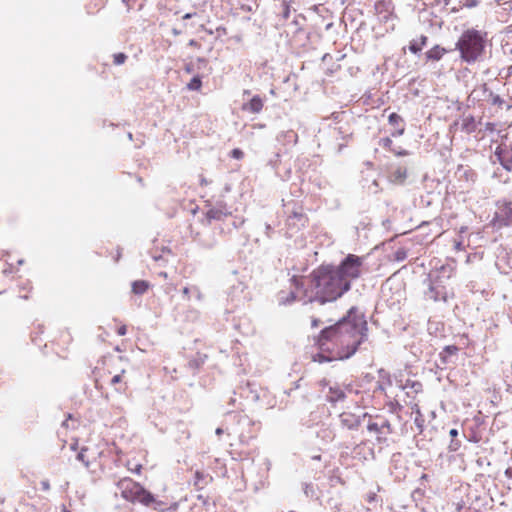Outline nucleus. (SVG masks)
I'll return each instance as SVG.
<instances>
[{
  "instance_id": "56",
  "label": "nucleus",
  "mask_w": 512,
  "mask_h": 512,
  "mask_svg": "<svg viewBox=\"0 0 512 512\" xmlns=\"http://www.w3.org/2000/svg\"><path fill=\"white\" fill-rule=\"evenodd\" d=\"M159 276H161V277H163V278H167V277H168V275H167V273H166V272H160V273H159Z\"/></svg>"
},
{
  "instance_id": "19",
  "label": "nucleus",
  "mask_w": 512,
  "mask_h": 512,
  "mask_svg": "<svg viewBox=\"0 0 512 512\" xmlns=\"http://www.w3.org/2000/svg\"><path fill=\"white\" fill-rule=\"evenodd\" d=\"M458 347L454 345H448L443 348L439 353V360L441 365H447L452 362V357L456 356Z\"/></svg>"
},
{
  "instance_id": "14",
  "label": "nucleus",
  "mask_w": 512,
  "mask_h": 512,
  "mask_svg": "<svg viewBox=\"0 0 512 512\" xmlns=\"http://www.w3.org/2000/svg\"><path fill=\"white\" fill-rule=\"evenodd\" d=\"M367 416V413L357 415L351 412H342L339 415V420L341 427L346 428L348 430H356Z\"/></svg>"
},
{
  "instance_id": "37",
  "label": "nucleus",
  "mask_w": 512,
  "mask_h": 512,
  "mask_svg": "<svg viewBox=\"0 0 512 512\" xmlns=\"http://www.w3.org/2000/svg\"><path fill=\"white\" fill-rule=\"evenodd\" d=\"M492 103L495 105H502L504 101L499 95H494L492 98Z\"/></svg>"
},
{
  "instance_id": "34",
  "label": "nucleus",
  "mask_w": 512,
  "mask_h": 512,
  "mask_svg": "<svg viewBox=\"0 0 512 512\" xmlns=\"http://www.w3.org/2000/svg\"><path fill=\"white\" fill-rule=\"evenodd\" d=\"M231 156L234 158V159H242L244 157V152L239 149V148H235L231 151Z\"/></svg>"
},
{
  "instance_id": "24",
  "label": "nucleus",
  "mask_w": 512,
  "mask_h": 512,
  "mask_svg": "<svg viewBox=\"0 0 512 512\" xmlns=\"http://www.w3.org/2000/svg\"><path fill=\"white\" fill-rule=\"evenodd\" d=\"M426 41L427 37L423 35L419 39L412 40L409 44V50L412 53L417 54L422 50L423 46L426 44Z\"/></svg>"
},
{
  "instance_id": "23",
  "label": "nucleus",
  "mask_w": 512,
  "mask_h": 512,
  "mask_svg": "<svg viewBox=\"0 0 512 512\" xmlns=\"http://www.w3.org/2000/svg\"><path fill=\"white\" fill-rule=\"evenodd\" d=\"M445 52L446 50L444 48L436 45L426 52V57L428 60L438 61L443 57Z\"/></svg>"
},
{
  "instance_id": "55",
  "label": "nucleus",
  "mask_w": 512,
  "mask_h": 512,
  "mask_svg": "<svg viewBox=\"0 0 512 512\" xmlns=\"http://www.w3.org/2000/svg\"><path fill=\"white\" fill-rule=\"evenodd\" d=\"M377 389H379L381 391H384L385 390L384 384L383 383H379Z\"/></svg>"
},
{
  "instance_id": "11",
  "label": "nucleus",
  "mask_w": 512,
  "mask_h": 512,
  "mask_svg": "<svg viewBox=\"0 0 512 512\" xmlns=\"http://www.w3.org/2000/svg\"><path fill=\"white\" fill-rule=\"evenodd\" d=\"M367 429L371 433H375L377 435V441L379 443H383L386 441V435L392 433L391 424L386 419H381L380 422H369L367 425Z\"/></svg>"
},
{
  "instance_id": "48",
  "label": "nucleus",
  "mask_w": 512,
  "mask_h": 512,
  "mask_svg": "<svg viewBox=\"0 0 512 512\" xmlns=\"http://www.w3.org/2000/svg\"><path fill=\"white\" fill-rule=\"evenodd\" d=\"M382 141H383V145H384L385 147H389V146L392 144V140H391V139H389V138H385V139H383Z\"/></svg>"
},
{
  "instance_id": "60",
  "label": "nucleus",
  "mask_w": 512,
  "mask_h": 512,
  "mask_svg": "<svg viewBox=\"0 0 512 512\" xmlns=\"http://www.w3.org/2000/svg\"><path fill=\"white\" fill-rule=\"evenodd\" d=\"M266 465H267V469H269V466H270L269 460H266Z\"/></svg>"
},
{
  "instance_id": "50",
  "label": "nucleus",
  "mask_w": 512,
  "mask_h": 512,
  "mask_svg": "<svg viewBox=\"0 0 512 512\" xmlns=\"http://www.w3.org/2000/svg\"><path fill=\"white\" fill-rule=\"evenodd\" d=\"M194 15H195V13H186V14L183 16V19H184V20L191 19Z\"/></svg>"
},
{
  "instance_id": "28",
  "label": "nucleus",
  "mask_w": 512,
  "mask_h": 512,
  "mask_svg": "<svg viewBox=\"0 0 512 512\" xmlns=\"http://www.w3.org/2000/svg\"><path fill=\"white\" fill-rule=\"evenodd\" d=\"M407 258V251L404 248H399L394 253V259L398 262L404 261Z\"/></svg>"
},
{
  "instance_id": "30",
  "label": "nucleus",
  "mask_w": 512,
  "mask_h": 512,
  "mask_svg": "<svg viewBox=\"0 0 512 512\" xmlns=\"http://www.w3.org/2000/svg\"><path fill=\"white\" fill-rule=\"evenodd\" d=\"M87 451L86 448H82L81 451L77 454V460L81 461L86 467H89L90 463L89 460L86 458L85 452Z\"/></svg>"
},
{
  "instance_id": "8",
  "label": "nucleus",
  "mask_w": 512,
  "mask_h": 512,
  "mask_svg": "<svg viewBox=\"0 0 512 512\" xmlns=\"http://www.w3.org/2000/svg\"><path fill=\"white\" fill-rule=\"evenodd\" d=\"M205 221L209 225L212 221H222L227 216L231 215L229 207L222 199L215 201L208 200L206 203Z\"/></svg>"
},
{
  "instance_id": "2",
  "label": "nucleus",
  "mask_w": 512,
  "mask_h": 512,
  "mask_svg": "<svg viewBox=\"0 0 512 512\" xmlns=\"http://www.w3.org/2000/svg\"><path fill=\"white\" fill-rule=\"evenodd\" d=\"M308 282L309 288L303 291L305 302L319 301L323 304L335 301L350 289L348 281L332 265H322L314 270Z\"/></svg>"
},
{
  "instance_id": "53",
  "label": "nucleus",
  "mask_w": 512,
  "mask_h": 512,
  "mask_svg": "<svg viewBox=\"0 0 512 512\" xmlns=\"http://www.w3.org/2000/svg\"><path fill=\"white\" fill-rule=\"evenodd\" d=\"M319 323H320V321L318 319H313L312 320V327H318Z\"/></svg>"
},
{
  "instance_id": "54",
  "label": "nucleus",
  "mask_w": 512,
  "mask_h": 512,
  "mask_svg": "<svg viewBox=\"0 0 512 512\" xmlns=\"http://www.w3.org/2000/svg\"><path fill=\"white\" fill-rule=\"evenodd\" d=\"M142 466L140 464H137L135 469H132V471L136 472V473H139L140 470H141Z\"/></svg>"
},
{
  "instance_id": "61",
  "label": "nucleus",
  "mask_w": 512,
  "mask_h": 512,
  "mask_svg": "<svg viewBox=\"0 0 512 512\" xmlns=\"http://www.w3.org/2000/svg\"><path fill=\"white\" fill-rule=\"evenodd\" d=\"M132 137H133V136H132V133H128V138H129L130 140H132Z\"/></svg>"
},
{
  "instance_id": "44",
  "label": "nucleus",
  "mask_w": 512,
  "mask_h": 512,
  "mask_svg": "<svg viewBox=\"0 0 512 512\" xmlns=\"http://www.w3.org/2000/svg\"><path fill=\"white\" fill-rule=\"evenodd\" d=\"M449 435L452 439H455L459 435V432L457 429L453 428L449 431Z\"/></svg>"
},
{
  "instance_id": "38",
  "label": "nucleus",
  "mask_w": 512,
  "mask_h": 512,
  "mask_svg": "<svg viewBox=\"0 0 512 512\" xmlns=\"http://www.w3.org/2000/svg\"><path fill=\"white\" fill-rule=\"evenodd\" d=\"M392 151L395 153V155L397 156H406L409 154V152L407 150H404V149H392Z\"/></svg>"
},
{
  "instance_id": "22",
  "label": "nucleus",
  "mask_w": 512,
  "mask_h": 512,
  "mask_svg": "<svg viewBox=\"0 0 512 512\" xmlns=\"http://www.w3.org/2000/svg\"><path fill=\"white\" fill-rule=\"evenodd\" d=\"M461 128L466 133H473L477 129V124L473 116H466L462 119Z\"/></svg>"
},
{
  "instance_id": "58",
  "label": "nucleus",
  "mask_w": 512,
  "mask_h": 512,
  "mask_svg": "<svg viewBox=\"0 0 512 512\" xmlns=\"http://www.w3.org/2000/svg\"><path fill=\"white\" fill-rule=\"evenodd\" d=\"M179 33H180L179 31H177L176 29H173V34L174 35H178Z\"/></svg>"
},
{
  "instance_id": "32",
  "label": "nucleus",
  "mask_w": 512,
  "mask_h": 512,
  "mask_svg": "<svg viewBox=\"0 0 512 512\" xmlns=\"http://www.w3.org/2000/svg\"><path fill=\"white\" fill-rule=\"evenodd\" d=\"M285 137L287 138L288 142L293 143V144H295L297 142V138H298L297 134L292 130L285 132Z\"/></svg>"
},
{
  "instance_id": "51",
  "label": "nucleus",
  "mask_w": 512,
  "mask_h": 512,
  "mask_svg": "<svg viewBox=\"0 0 512 512\" xmlns=\"http://www.w3.org/2000/svg\"><path fill=\"white\" fill-rule=\"evenodd\" d=\"M185 71H186L187 73H192V72H193L192 65H190V64L186 65V67H185Z\"/></svg>"
},
{
  "instance_id": "17",
  "label": "nucleus",
  "mask_w": 512,
  "mask_h": 512,
  "mask_svg": "<svg viewBox=\"0 0 512 512\" xmlns=\"http://www.w3.org/2000/svg\"><path fill=\"white\" fill-rule=\"evenodd\" d=\"M346 398L344 390L337 384L330 385L326 394V399L331 404H336Z\"/></svg>"
},
{
  "instance_id": "59",
  "label": "nucleus",
  "mask_w": 512,
  "mask_h": 512,
  "mask_svg": "<svg viewBox=\"0 0 512 512\" xmlns=\"http://www.w3.org/2000/svg\"><path fill=\"white\" fill-rule=\"evenodd\" d=\"M120 255H121V252H120V250L118 249V253H117V258H116V260H118V259H119Z\"/></svg>"
},
{
  "instance_id": "40",
  "label": "nucleus",
  "mask_w": 512,
  "mask_h": 512,
  "mask_svg": "<svg viewBox=\"0 0 512 512\" xmlns=\"http://www.w3.org/2000/svg\"><path fill=\"white\" fill-rule=\"evenodd\" d=\"M243 224H244V219L243 218H238V219L233 221V226L236 229L241 227Z\"/></svg>"
},
{
  "instance_id": "35",
  "label": "nucleus",
  "mask_w": 512,
  "mask_h": 512,
  "mask_svg": "<svg viewBox=\"0 0 512 512\" xmlns=\"http://www.w3.org/2000/svg\"><path fill=\"white\" fill-rule=\"evenodd\" d=\"M162 253H170V250L166 247H163ZM151 257L154 261L158 262L163 259V254H151Z\"/></svg>"
},
{
  "instance_id": "39",
  "label": "nucleus",
  "mask_w": 512,
  "mask_h": 512,
  "mask_svg": "<svg viewBox=\"0 0 512 512\" xmlns=\"http://www.w3.org/2000/svg\"><path fill=\"white\" fill-rule=\"evenodd\" d=\"M40 484L43 491H48L50 489V483L48 480H42Z\"/></svg>"
},
{
  "instance_id": "41",
  "label": "nucleus",
  "mask_w": 512,
  "mask_h": 512,
  "mask_svg": "<svg viewBox=\"0 0 512 512\" xmlns=\"http://www.w3.org/2000/svg\"><path fill=\"white\" fill-rule=\"evenodd\" d=\"M121 380H122V376H121V374H117V375H115V376H113V377H112V379H111V384H112V385H115V384H117V383H120V382H121Z\"/></svg>"
},
{
  "instance_id": "63",
  "label": "nucleus",
  "mask_w": 512,
  "mask_h": 512,
  "mask_svg": "<svg viewBox=\"0 0 512 512\" xmlns=\"http://www.w3.org/2000/svg\"><path fill=\"white\" fill-rule=\"evenodd\" d=\"M230 190V187L229 186H226L225 187V191L228 192Z\"/></svg>"
},
{
  "instance_id": "3",
  "label": "nucleus",
  "mask_w": 512,
  "mask_h": 512,
  "mask_svg": "<svg viewBox=\"0 0 512 512\" xmlns=\"http://www.w3.org/2000/svg\"><path fill=\"white\" fill-rule=\"evenodd\" d=\"M486 33L475 29H468L459 38L456 48L461 58L467 63H473L483 54L486 44Z\"/></svg>"
},
{
  "instance_id": "18",
  "label": "nucleus",
  "mask_w": 512,
  "mask_h": 512,
  "mask_svg": "<svg viewBox=\"0 0 512 512\" xmlns=\"http://www.w3.org/2000/svg\"><path fill=\"white\" fill-rule=\"evenodd\" d=\"M388 121L395 127V130L391 133L393 137H398L404 133L403 118L397 113H391L388 117Z\"/></svg>"
},
{
  "instance_id": "6",
  "label": "nucleus",
  "mask_w": 512,
  "mask_h": 512,
  "mask_svg": "<svg viewBox=\"0 0 512 512\" xmlns=\"http://www.w3.org/2000/svg\"><path fill=\"white\" fill-rule=\"evenodd\" d=\"M362 263L363 259L361 257L349 254L340 265L336 267V271L351 285V281L360 276Z\"/></svg>"
},
{
  "instance_id": "12",
  "label": "nucleus",
  "mask_w": 512,
  "mask_h": 512,
  "mask_svg": "<svg viewBox=\"0 0 512 512\" xmlns=\"http://www.w3.org/2000/svg\"><path fill=\"white\" fill-rule=\"evenodd\" d=\"M291 280H292L293 284L295 285V290H292L289 293L281 292L279 294L278 301H279V304H281V305L291 304L297 298L301 299V297H299V292L301 291L303 293V291L305 290V289H303V287L305 285L303 279H298L294 276Z\"/></svg>"
},
{
  "instance_id": "33",
  "label": "nucleus",
  "mask_w": 512,
  "mask_h": 512,
  "mask_svg": "<svg viewBox=\"0 0 512 512\" xmlns=\"http://www.w3.org/2000/svg\"><path fill=\"white\" fill-rule=\"evenodd\" d=\"M461 446V442L457 439H452L449 444V450L452 452L457 451Z\"/></svg>"
},
{
  "instance_id": "29",
  "label": "nucleus",
  "mask_w": 512,
  "mask_h": 512,
  "mask_svg": "<svg viewBox=\"0 0 512 512\" xmlns=\"http://www.w3.org/2000/svg\"><path fill=\"white\" fill-rule=\"evenodd\" d=\"M148 507H153L155 510H159L161 512L167 509L166 504L163 501L156 500L155 498Z\"/></svg>"
},
{
  "instance_id": "26",
  "label": "nucleus",
  "mask_w": 512,
  "mask_h": 512,
  "mask_svg": "<svg viewBox=\"0 0 512 512\" xmlns=\"http://www.w3.org/2000/svg\"><path fill=\"white\" fill-rule=\"evenodd\" d=\"M183 294L184 296H187V298H190L192 296L198 301L202 300V293L197 286L185 287L183 289Z\"/></svg>"
},
{
  "instance_id": "13",
  "label": "nucleus",
  "mask_w": 512,
  "mask_h": 512,
  "mask_svg": "<svg viewBox=\"0 0 512 512\" xmlns=\"http://www.w3.org/2000/svg\"><path fill=\"white\" fill-rule=\"evenodd\" d=\"M494 158V163L498 161L506 171H512V148H509L507 145L497 146Z\"/></svg>"
},
{
  "instance_id": "15",
  "label": "nucleus",
  "mask_w": 512,
  "mask_h": 512,
  "mask_svg": "<svg viewBox=\"0 0 512 512\" xmlns=\"http://www.w3.org/2000/svg\"><path fill=\"white\" fill-rule=\"evenodd\" d=\"M428 285V290L425 292V296L433 300L435 302L437 301H443L447 302L448 300V293L446 290L445 285H440L431 281H426Z\"/></svg>"
},
{
  "instance_id": "64",
  "label": "nucleus",
  "mask_w": 512,
  "mask_h": 512,
  "mask_svg": "<svg viewBox=\"0 0 512 512\" xmlns=\"http://www.w3.org/2000/svg\"><path fill=\"white\" fill-rule=\"evenodd\" d=\"M63 512H70L69 510H67L65 507L63 508Z\"/></svg>"
},
{
  "instance_id": "49",
  "label": "nucleus",
  "mask_w": 512,
  "mask_h": 512,
  "mask_svg": "<svg viewBox=\"0 0 512 512\" xmlns=\"http://www.w3.org/2000/svg\"><path fill=\"white\" fill-rule=\"evenodd\" d=\"M210 182L203 176L200 178V184L201 185H208Z\"/></svg>"
},
{
  "instance_id": "21",
  "label": "nucleus",
  "mask_w": 512,
  "mask_h": 512,
  "mask_svg": "<svg viewBox=\"0 0 512 512\" xmlns=\"http://www.w3.org/2000/svg\"><path fill=\"white\" fill-rule=\"evenodd\" d=\"M390 181L393 183H403L407 178V169L405 167H397L390 173Z\"/></svg>"
},
{
  "instance_id": "25",
  "label": "nucleus",
  "mask_w": 512,
  "mask_h": 512,
  "mask_svg": "<svg viewBox=\"0 0 512 512\" xmlns=\"http://www.w3.org/2000/svg\"><path fill=\"white\" fill-rule=\"evenodd\" d=\"M149 288V283L145 280H136L132 283V292L137 295L144 294Z\"/></svg>"
},
{
  "instance_id": "9",
  "label": "nucleus",
  "mask_w": 512,
  "mask_h": 512,
  "mask_svg": "<svg viewBox=\"0 0 512 512\" xmlns=\"http://www.w3.org/2000/svg\"><path fill=\"white\" fill-rule=\"evenodd\" d=\"M439 261L435 264L433 269L429 272L426 281H431L440 285H445L446 282L452 277L454 273V266L445 263L438 266Z\"/></svg>"
},
{
  "instance_id": "31",
  "label": "nucleus",
  "mask_w": 512,
  "mask_h": 512,
  "mask_svg": "<svg viewBox=\"0 0 512 512\" xmlns=\"http://www.w3.org/2000/svg\"><path fill=\"white\" fill-rule=\"evenodd\" d=\"M113 57H114V61L113 62H114L115 65H121L127 59V56L124 53H116V54H114Z\"/></svg>"
},
{
  "instance_id": "57",
  "label": "nucleus",
  "mask_w": 512,
  "mask_h": 512,
  "mask_svg": "<svg viewBox=\"0 0 512 512\" xmlns=\"http://www.w3.org/2000/svg\"><path fill=\"white\" fill-rule=\"evenodd\" d=\"M243 95H244V96H246V95H250V91H249V90H244Z\"/></svg>"
},
{
  "instance_id": "16",
  "label": "nucleus",
  "mask_w": 512,
  "mask_h": 512,
  "mask_svg": "<svg viewBox=\"0 0 512 512\" xmlns=\"http://www.w3.org/2000/svg\"><path fill=\"white\" fill-rule=\"evenodd\" d=\"M264 101L259 95H254L249 101L242 104L241 109L244 112L258 114L262 111Z\"/></svg>"
},
{
  "instance_id": "27",
  "label": "nucleus",
  "mask_w": 512,
  "mask_h": 512,
  "mask_svg": "<svg viewBox=\"0 0 512 512\" xmlns=\"http://www.w3.org/2000/svg\"><path fill=\"white\" fill-rule=\"evenodd\" d=\"M202 86V80L199 75L194 76L187 84V89L190 91H198Z\"/></svg>"
},
{
  "instance_id": "5",
  "label": "nucleus",
  "mask_w": 512,
  "mask_h": 512,
  "mask_svg": "<svg viewBox=\"0 0 512 512\" xmlns=\"http://www.w3.org/2000/svg\"><path fill=\"white\" fill-rule=\"evenodd\" d=\"M223 425L227 435L238 436L241 440L244 437V427L251 425L248 416L238 412H227L224 417Z\"/></svg>"
},
{
  "instance_id": "47",
  "label": "nucleus",
  "mask_w": 512,
  "mask_h": 512,
  "mask_svg": "<svg viewBox=\"0 0 512 512\" xmlns=\"http://www.w3.org/2000/svg\"><path fill=\"white\" fill-rule=\"evenodd\" d=\"M411 387L414 388L415 392H418L421 388V384L418 382H414L412 383Z\"/></svg>"
},
{
  "instance_id": "36",
  "label": "nucleus",
  "mask_w": 512,
  "mask_h": 512,
  "mask_svg": "<svg viewBox=\"0 0 512 512\" xmlns=\"http://www.w3.org/2000/svg\"><path fill=\"white\" fill-rule=\"evenodd\" d=\"M449 2H450V0H433L432 3L444 8L449 4Z\"/></svg>"
},
{
  "instance_id": "20",
  "label": "nucleus",
  "mask_w": 512,
  "mask_h": 512,
  "mask_svg": "<svg viewBox=\"0 0 512 512\" xmlns=\"http://www.w3.org/2000/svg\"><path fill=\"white\" fill-rule=\"evenodd\" d=\"M316 436L322 441V443L328 444L335 438V433L330 426L321 425L316 431Z\"/></svg>"
},
{
  "instance_id": "46",
  "label": "nucleus",
  "mask_w": 512,
  "mask_h": 512,
  "mask_svg": "<svg viewBox=\"0 0 512 512\" xmlns=\"http://www.w3.org/2000/svg\"><path fill=\"white\" fill-rule=\"evenodd\" d=\"M224 432H226L225 426L224 427H218L215 431L217 436L222 435Z\"/></svg>"
},
{
  "instance_id": "42",
  "label": "nucleus",
  "mask_w": 512,
  "mask_h": 512,
  "mask_svg": "<svg viewBox=\"0 0 512 512\" xmlns=\"http://www.w3.org/2000/svg\"><path fill=\"white\" fill-rule=\"evenodd\" d=\"M117 333H118V335H120V336H124V335H126V333H127V328H126V326H125V325L120 326V327L118 328V330H117Z\"/></svg>"
},
{
  "instance_id": "45",
  "label": "nucleus",
  "mask_w": 512,
  "mask_h": 512,
  "mask_svg": "<svg viewBox=\"0 0 512 512\" xmlns=\"http://www.w3.org/2000/svg\"><path fill=\"white\" fill-rule=\"evenodd\" d=\"M201 363H203V360H201V361L191 360V361L189 362V366H190V367H198Z\"/></svg>"
},
{
  "instance_id": "62",
  "label": "nucleus",
  "mask_w": 512,
  "mask_h": 512,
  "mask_svg": "<svg viewBox=\"0 0 512 512\" xmlns=\"http://www.w3.org/2000/svg\"><path fill=\"white\" fill-rule=\"evenodd\" d=\"M124 3H126L127 5H129V1L130 0H122Z\"/></svg>"
},
{
  "instance_id": "1",
  "label": "nucleus",
  "mask_w": 512,
  "mask_h": 512,
  "mask_svg": "<svg viewBox=\"0 0 512 512\" xmlns=\"http://www.w3.org/2000/svg\"><path fill=\"white\" fill-rule=\"evenodd\" d=\"M367 331L364 315L357 308L351 307L347 315L321 331L318 344L322 350H330L332 346L336 349L338 359H348L367 340Z\"/></svg>"
},
{
  "instance_id": "52",
  "label": "nucleus",
  "mask_w": 512,
  "mask_h": 512,
  "mask_svg": "<svg viewBox=\"0 0 512 512\" xmlns=\"http://www.w3.org/2000/svg\"><path fill=\"white\" fill-rule=\"evenodd\" d=\"M265 229H266L267 235L270 236V232L272 231V227L269 224H266Z\"/></svg>"
},
{
  "instance_id": "10",
  "label": "nucleus",
  "mask_w": 512,
  "mask_h": 512,
  "mask_svg": "<svg viewBox=\"0 0 512 512\" xmlns=\"http://www.w3.org/2000/svg\"><path fill=\"white\" fill-rule=\"evenodd\" d=\"M286 213H288L286 223L289 229L298 231L305 226L307 217L303 212L302 207L296 206V204H294L292 210H290L289 206H287Z\"/></svg>"
},
{
  "instance_id": "7",
  "label": "nucleus",
  "mask_w": 512,
  "mask_h": 512,
  "mask_svg": "<svg viewBox=\"0 0 512 512\" xmlns=\"http://www.w3.org/2000/svg\"><path fill=\"white\" fill-rule=\"evenodd\" d=\"M493 223L498 228L512 225V199L503 198L496 202Z\"/></svg>"
},
{
  "instance_id": "4",
  "label": "nucleus",
  "mask_w": 512,
  "mask_h": 512,
  "mask_svg": "<svg viewBox=\"0 0 512 512\" xmlns=\"http://www.w3.org/2000/svg\"><path fill=\"white\" fill-rule=\"evenodd\" d=\"M117 490L127 501H137L145 506H149L154 501V496L149 491L130 478L119 480L117 482Z\"/></svg>"
},
{
  "instance_id": "43",
  "label": "nucleus",
  "mask_w": 512,
  "mask_h": 512,
  "mask_svg": "<svg viewBox=\"0 0 512 512\" xmlns=\"http://www.w3.org/2000/svg\"><path fill=\"white\" fill-rule=\"evenodd\" d=\"M195 477H196L195 485H199L200 481L203 479V473L196 471Z\"/></svg>"
}]
</instances>
